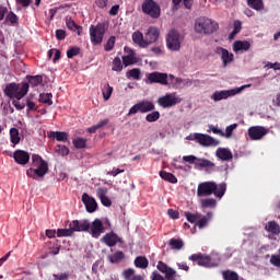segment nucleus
Segmentation results:
<instances>
[{"mask_svg": "<svg viewBox=\"0 0 280 280\" xmlns=\"http://www.w3.org/2000/svg\"><path fill=\"white\" fill-rule=\"evenodd\" d=\"M213 194L215 198L222 200L226 194V183H221L218 185L214 182H203L197 187L198 198H205V196H211Z\"/></svg>", "mask_w": 280, "mask_h": 280, "instance_id": "obj_1", "label": "nucleus"}, {"mask_svg": "<svg viewBox=\"0 0 280 280\" xmlns=\"http://www.w3.org/2000/svg\"><path fill=\"white\" fill-rule=\"evenodd\" d=\"M49 166L40 155H32V167L26 171V175L31 178H43L47 174Z\"/></svg>", "mask_w": 280, "mask_h": 280, "instance_id": "obj_2", "label": "nucleus"}, {"mask_svg": "<svg viewBox=\"0 0 280 280\" xmlns=\"http://www.w3.org/2000/svg\"><path fill=\"white\" fill-rule=\"evenodd\" d=\"M30 91V84L23 83V84H16L11 83L7 85L4 89V94L7 97H10L11 100H23L25 95H27V92Z\"/></svg>", "mask_w": 280, "mask_h": 280, "instance_id": "obj_3", "label": "nucleus"}, {"mask_svg": "<svg viewBox=\"0 0 280 280\" xmlns=\"http://www.w3.org/2000/svg\"><path fill=\"white\" fill-rule=\"evenodd\" d=\"M218 22L209 18H199L195 22V32L197 34H213L218 32Z\"/></svg>", "mask_w": 280, "mask_h": 280, "instance_id": "obj_4", "label": "nucleus"}, {"mask_svg": "<svg viewBox=\"0 0 280 280\" xmlns=\"http://www.w3.org/2000/svg\"><path fill=\"white\" fill-rule=\"evenodd\" d=\"M189 259L197 261L198 266H203L205 268H215L220 265V256H218V254H212L211 256L194 254Z\"/></svg>", "mask_w": 280, "mask_h": 280, "instance_id": "obj_5", "label": "nucleus"}, {"mask_svg": "<svg viewBox=\"0 0 280 280\" xmlns=\"http://www.w3.org/2000/svg\"><path fill=\"white\" fill-rule=\"evenodd\" d=\"M185 217L188 220V222H191V224L196 223V226L199 229H205L211 220H213V212L209 211L206 215L202 217L199 212L191 213V212H185Z\"/></svg>", "mask_w": 280, "mask_h": 280, "instance_id": "obj_6", "label": "nucleus"}, {"mask_svg": "<svg viewBox=\"0 0 280 280\" xmlns=\"http://www.w3.org/2000/svg\"><path fill=\"white\" fill-rule=\"evenodd\" d=\"M183 35L176 30H171L166 35V47L168 51H180Z\"/></svg>", "mask_w": 280, "mask_h": 280, "instance_id": "obj_7", "label": "nucleus"}, {"mask_svg": "<svg viewBox=\"0 0 280 280\" xmlns=\"http://www.w3.org/2000/svg\"><path fill=\"white\" fill-rule=\"evenodd\" d=\"M250 85H243L241 88H234L231 90H221V91H215L211 95V100L213 102H222V100H229V97H235V95H240L244 89H248Z\"/></svg>", "mask_w": 280, "mask_h": 280, "instance_id": "obj_8", "label": "nucleus"}, {"mask_svg": "<svg viewBox=\"0 0 280 280\" xmlns=\"http://www.w3.org/2000/svg\"><path fill=\"white\" fill-rule=\"evenodd\" d=\"M180 102L182 98L176 93H167L158 98V104L162 106V108H172V106H176V104H180Z\"/></svg>", "mask_w": 280, "mask_h": 280, "instance_id": "obj_9", "label": "nucleus"}, {"mask_svg": "<svg viewBox=\"0 0 280 280\" xmlns=\"http://www.w3.org/2000/svg\"><path fill=\"white\" fill-rule=\"evenodd\" d=\"M154 110V103L151 101H141L135 104L128 112V117L131 115H137V113H150Z\"/></svg>", "mask_w": 280, "mask_h": 280, "instance_id": "obj_10", "label": "nucleus"}, {"mask_svg": "<svg viewBox=\"0 0 280 280\" xmlns=\"http://www.w3.org/2000/svg\"><path fill=\"white\" fill-rule=\"evenodd\" d=\"M142 11L144 14H149L152 19H159V16H161V8L154 0H145L142 3Z\"/></svg>", "mask_w": 280, "mask_h": 280, "instance_id": "obj_11", "label": "nucleus"}, {"mask_svg": "<svg viewBox=\"0 0 280 280\" xmlns=\"http://www.w3.org/2000/svg\"><path fill=\"white\" fill-rule=\"evenodd\" d=\"M105 28L102 24L96 26H90V38L93 45H101L102 40H104Z\"/></svg>", "mask_w": 280, "mask_h": 280, "instance_id": "obj_12", "label": "nucleus"}, {"mask_svg": "<svg viewBox=\"0 0 280 280\" xmlns=\"http://www.w3.org/2000/svg\"><path fill=\"white\" fill-rule=\"evenodd\" d=\"M148 80L151 84L158 83L163 84L164 86H167L170 84L171 80H174V75L160 73V72H153L148 75Z\"/></svg>", "mask_w": 280, "mask_h": 280, "instance_id": "obj_13", "label": "nucleus"}, {"mask_svg": "<svg viewBox=\"0 0 280 280\" xmlns=\"http://www.w3.org/2000/svg\"><path fill=\"white\" fill-rule=\"evenodd\" d=\"M183 161L185 163H190V165H196V167H213V162L207 159H200L196 155H184Z\"/></svg>", "mask_w": 280, "mask_h": 280, "instance_id": "obj_14", "label": "nucleus"}, {"mask_svg": "<svg viewBox=\"0 0 280 280\" xmlns=\"http://www.w3.org/2000/svg\"><path fill=\"white\" fill-rule=\"evenodd\" d=\"M248 135L254 141H259L268 135V128L264 126H254L248 129Z\"/></svg>", "mask_w": 280, "mask_h": 280, "instance_id": "obj_15", "label": "nucleus"}, {"mask_svg": "<svg viewBox=\"0 0 280 280\" xmlns=\"http://www.w3.org/2000/svg\"><path fill=\"white\" fill-rule=\"evenodd\" d=\"M215 54L220 56L223 67H229V65L235 60L233 52L229 51L226 48L217 47Z\"/></svg>", "mask_w": 280, "mask_h": 280, "instance_id": "obj_16", "label": "nucleus"}, {"mask_svg": "<svg viewBox=\"0 0 280 280\" xmlns=\"http://www.w3.org/2000/svg\"><path fill=\"white\" fill-rule=\"evenodd\" d=\"M92 237H100L102 233H104V223H102V220L95 219L92 223H90L89 230Z\"/></svg>", "mask_w": 280, "mask_h": 280, "instance_id": "obj_17", "label": "nucleus"}, {"mask_svg": "<svg viewBox=\"0 0 280 280\" xmlns=\"http://www.w3.org/2000/svg\"><path fill=\"white\" fill-rule=\"evenodd\" d=\"M90 226H91V222H89V220H81V221L74 220L70 222V228L73 233H81L84 231H89Z\"/></svg>", "mask_w": 280, "mask_h": 280, "instance_id": "obj_18", "label": "nucleus"}, {"mask_svg": "<svg viewBox=\"0 0 280 280\" xmlns=\"http://www.w3.org/2000/svg\"><path fill=\"white\" fill-rule=\"evenodd\" d=\"M160 32L156 26H150L147 30V33L144 34V38L147 40V47L149 45H153V43H156L159 40Z\"/></svg>", "mask_w": 280, "mask_h": 280, "instance_id": "obj_19", "label": "nucleus"}, {"mask_svg": "<svg viewBox=\"0 0 280 280\" xmlns=\"http://www.w3.org/2000/svg\"><path fill=\"white\" fill-rule=\"evenodd\" d=\"M82 202L84 203L89 213H93L97 210V201H95V198L89 196L86 192L82 195Z\"/></svg>", "mask_w": 280, "mask_h": 280, "instance_id": "obj_20", "label": "nucleus"}, {"mask_svg": "<svg viewBox=\"0 0 280 280\" xmlns=\"http://www.w3.org/2000/svg\"><path fill=\"white\" fill-rule=\"evenodd\" d=\"M13 159L18 165H27L30 163V153L23 150H16L13 153Z\"/></svg>", "mask_w": 280, "mask_h": 280, "instance_id": "obj_21", "label": "nucleus"}, {"mask_svg": "<svg viewBox=\"0 0 280 280\" xmlns=\"http://www.w3.org/2000/svg\"><path fill=\"white\" fill-rule=\"evenodd\" d=\"M234 54H244L250 49V42L248 40H235L232 45Z\"/></svg>", "mask_w": 280, "mask_h": 280, "instance_id": "obj_22", "label": "nucleus"}, {"mask_svg": "<svg viewBox=\"0 0 280 280\" xmlns=\"http://www.w3.org/2000/svg\"><path fill=\"white\" fill-rule=\"evenodd\" d=\"M170 84H172V86H175V89H189V86L194 84V81L189 79H178L173 77V79H171L170 81Z\"/></svg>", "mask_w": 280, "mask_h": 280, "instance_id": "obj_23", "label": "nucleus"}, {"mask_svg": "<svg viewBox=\"0 0 280 280\" xmlns=\"http://www.w3.org/2000/svg\"><path fill=\"white\" fill-rule=\"evenodd\" d=\"M198 202L201 209H215V207H218V200L213 198L199 197Z\"/></svg>", "mask_w": 280, "mask_h": 280, "instance_id": "obj_24", "label": "nucleus"}, {"mask_svg": "<svg viewBox=\"0 0 280 280\" xmlns=\"http://www.w3.org/2000/svg\"><path fill=\"white\" fill-rule=\"evenodd\" d=\"M215 156L220 161H231L233 159V153L226 148H219L215 152Z\"/></svg>", "mask_w": 280, "mask_h": 280, "instance_id": "obj_25", "label": "nucleus"}, {"mask_svg": "<svg viewBox=\"0 0 280 280\" xmlns=\"http://www.w3.org/2000/svg\"><path fill=\"white\" fill-rule=\"evenodd\" d=\"M132 40L136 45L140 46L142 49H145V47H148V42L145 40V37H143V33L141 32H135L132 34Z\"/></svg>", "mask_w": 280, "mask_h": 280, "instance_id": "obj_26", "label": "nucleus"}, {"mask_svg": "<svg viewBox=\"0 0 280 280\" xmlns=\"http://www.w3.org/2000/svg\"><path fill=\"white\" fill-rule=\"evenodd\" d=\"M48 139H51L52 141H67L69 139V133L65 131H50L48 132Z\"/></svg>", "mask_w": 280, "mask_h": 280, "instance_id": "obj_27", "label": "nucleus"}, {"mask_svg": "<svg viewBox=\"0 0 280 280\" xmlns=\"http://www.w3.org/2000/svg\"><path fill=\"white\" fill-rule=\"evenodd\" d=\"M122 277L125 280H145V278H143V276L137 275L135 272V269H131V268L124 270Z\"/></svg>", "mask_w": 280, "mask_h": 280, "instance_id": "obj_28", "label": "nucleus"}, {"mask_svg": "<svg viewBox=\"0 0 280 280\" xmlns=\"http://www.w3.org/2000/svg\"><path fill=\"white\" fill-rule=\"evenodd\" d=\"M186 139L187 141H213V138L206 133H190Z\"/></svg>", "mask_w": 280, "mask_h": 280, "instance_id": "obj_29", "label": "nucleus"}, {"mask_svg": "<svg viewBox=\"0 0 280 280\" xmlns=\"http://www.w3.org/2000/svg\"><path fill=\"white\" fill-rule=\"evenodd\" d=\"M103 242L107 246H115V244H117V242H120V238H119V236H117V234H115L114 232H110L103 237Z\"/></svg>", "mask_w": 280, "mask_h": 280, "instance_id": "obj_30", "label": "nucleus"}, {"mask_svg": "<svg viewBox=\"0 0 280 280\" xmlns=\"http://www.w3.org/2000/svg\"><path fill=\"white\" fill-rule=\"evenodd\" d=\"M265 229L268 233H271L272 235H279L280 233V226L279 223L275 221H269L266 225Z\"/></svg>", "mask_w": 280, "mask_h": 280, "instance_id": "obj_31", "label": "nucleus"}, {"mask_svg": "<svg viewBox=\"0 0 280 280\" xmlns=\"http://www.w3.org/2000/svg\"><path fill=\"white\" fill-rule=\"evenodd\" d=\"M122 62L125 67H130V65H135L137 62V57H135V52L130 50L128 55L122 57Z\"/></svg>", "mask_w": 280, "mask_h": 280, "instance_id": "obj_32", "label": "nucleus"}, {"mask_svg": "<svg viewBox=\"0 0 280 280\" xmlns=\"http://www.w3.org/2000/svg\"><path fill=\"white\" fill-rule=\"evenodd\" d=\"M160 176H161V178H163V180H167L168 183H173V185H175V183H178V179L172 173L161 171Z\"/></svg>", "mask_w": 280, "mask_h": 280, "instance_id": "obj_33", "label": "nucleus"}, {"mask_svg": "<svg viewBox=\"0 0 280 280\" xmlns=\"http://www.w3.org/2000/svg\"><path fill=\"white\" fill-rule=\"evenodd\" d=\"M73 235V230L71 229V224H69V229H58L57 237H71Z\"/></svg>", "mask_w": 280, "mask_h": 280, "instance_id": "obj_34", "label": "nucleus"}, {"mask_svg": "<svg viewBox=\"0 0 280 280\" xmlns=\"http://www.w3.org/2000/svg\"><path fill=\"white\" fill-rule=\"evenodd\" d=\"M247 4L249 5V8H253V10H264L262 0H247Z\"/></svg>", "mask_w": 280, "mask_h": 280, "instance_id": "obj_35", "label": "nucleus"}, {"mask_svg": "<svg viewBox=\"0 0 280 280\" xmlns=\"http://www.w3.org/2000/svg\"><path fill=\"white\" fill-rule=\"evenodd\" d=\"M107 259L110 261V264H119L121 259H124V253L122 252H116L113 255H109Z\"/></svg>", "mask_w": 280, "mask_h": 280, "instance_id": "obj_36", "label": "nucleus"}, {"mask_svg": "<svg viewBox=\"0 0 280 280\" xmlns=\"http://www.w3.org/2000/svg\"><path fill=\"white\" fill-rule=\"evenodd\" d=\"M242 32V22L241 21H234L233 31L231 32L229 38L233 40L235 38L236 34H240Z\"/></svg>", "mask_w": 280, "mask_h": 280, "instance_id": "obj_37", "label": "nucleus"}, {"mask_svg": "<svg viewBox=\"0 0 280 280\" xmlns=\"http://www.w3.org/2000/svg\"><path fill=\"white\" fill-rule=\"evenodd\" d=\"M124 69V65L121 63V59L119 57H116L113 60L112 71L120 72Z\"/></svg>", "mask_w": 280, "mask_h": 280, "instance_id": "obj_38", "label": "nucleus"}, {"mask_svg": "<svg viewBox=\"0 0 280 280\" xmlns=\"http://www.w3.org/2000/svg\"><path fill=\"white\" fill-rule=\"evenodd\" d=\"M55 152L60 156H67L69 154V149L65 144H57L55 147Z\"/></svg>", "mask_w": 280, "mask_h": 280, "instance_id": "obj_39", "label": "nucleus"}, {"mask_svg": "<svg viewBox=\"0 0 280 280\" xmlns=\"http://www.w3.org/2000/svg\"><path fill=\"white\" fill-rule=\"evenodd\" d=\"M237 128V124H232L225 128V131H223V138L224 139H231L233 136V130Z\"/></svg>", "mask_w": 280, "mask_h": 280, "instance_id": "obj_40", "label": "nucleus"}, {"mask_svg": "<svg viewBox=\"0 0 280 280\" xmlns=\"http://www.w3.org/2000/svg\"><path fill=\"white\" fill-rule=\"evenodd\" d=\"M51 93H46V94H40L39 95V102H42L43 104H48V106H51L54 104V102L51 101Z\"/></svg>", "mask_w": 280, "mask_h": 280, "instance_id": "obj_41", "label": "nucleus"}, {"mask_svg": "<svg viewBox=\"0 0 280 280\" xmlns=\"http://www.w3.org/2000/svg\"><path fill=\"white\" fill-rule=\"evenodd\" d=\"M113 95V86L110 85H105L103 89V97L105 102H108L110 100V96Z\"/></svg>", "mask_w": 280, "mask_h": 280, "instance_id": "obj_42", "label": "nucleus"}, {"mask_svg": "<svg viewBox=\"0 0 280 280\" xmlns=\"http://www.w3.org/2000/svg\"><path fill=\"white\" fill-rule=\"evenodd\" d=\"M135 266H137V268H148V259L145 257H137Z\"/></svg>", "mask_w": 280, "mask_h": 280, "instance_id": "obj_43", "label": "nucleus"}, {"mask_svg": "<svg viewBox=\"0 0 280 280\" xmlns=\"http://www.w3.org/2000/svg\"><path fill=\"white\" fill-rule=\"evenodd\" d=\"M223 279L224 280H237L238 276L235 271L228 270V271H223Z\"/></svg>", "mask_w": 280, "mask_h": 280, "instance_id": "obj_44", "label": "nucleus"}, {"mask_svg": "<svg viewBox=\"0 0 280 280\" xmlns=\"http://www.w3.org/2000/svg\"><path fill=\"white\" fill-rule=\"evenodd\" d=\"M43 82V77L40 75H35V77H30L28 78V83L31 86H38Z\"/></svg>", "mask_w": 280, "mask_h": 280, "instance_id": "obj_45", "label": "nucleus"}, {"mask_svg": "<svg viewBox=\"0 0 280 280\" xmlns=\"http://www.w3.org/2000/svg\"><path fill=\"white\" fill-rule=\"evenodd\" d=\"M170 246L175 248V250H180L183 248V241L173 238L170 241Z\"/></svg>", "mask_w": 280, "mask_h": 280, "instance_id": "obj_46", "label": "nucleus"}, {"mask_svg": "<svg viewBox=\"0 0 280 280\" xmlns=\"http://www.w3.org/2000/svg\"><path fill=\"white\" fill-rule=\"evenodd\" d=\"M159 117H161V114L159 112H152L151 114L147 115L145 119L147 121L152 124L153 121H158Z\"/></svg>", "mask_w": 280, "mask_h": 280, "instance_id": "obj_47", "label": "nucleus"}, {"mask_svg": "<svg viewBox=\"0 0 280 280\" xmlns=\"http://www.w3.org/2000/svg\"><path fill=\"white\" fill-rule=\"evenodd\" d=\"M140 75L139 69H131L127 72V78H132V80H139Z\"/></svg>", "mask_w": 280, "mask_h": 280, "instance_id": "obj_48", "label": "nucleus"}, {"mask_svg": "<svg viewBox=\"0 0 280 280\" xmlns=\"http://www.w3.org/2000/svg\"><path fill=\"white\" fill-rule=\"evenodd\" d=\"M66 24L68 30L75 32V30H80V26L75 25V22L71 18L66 19Z\"/></svg>", "mask_w": 280, "mask_h": 280, "instance_id": "obj_49", "label": "nucleus"}, {"mask_svg": "<svg viewBox=\"0 0 280 280\" xmlns=\"http://www.w3.org/2000/svg\"><path fill=\"white\" fill-rule=\"evenodd\" d=\"M269 262L271 264V266H275V268L280 269V256H278L277 254L271 255Z\"/></svg>", "mask_w": 280, "mask_h": 280, "instance_id": "obj_50", "label": "nucleus"}, {"mask_svg": "<svg viewBox=\"0 0 280 280\" xmlns=\"http://www.w3.org/2000/svg\"><path fill=\"white\" fill-rule=\"evenodd\" d=\"M201 148H217L218 141H199Z\"/></svg>", "mask_w": 280, "mask_h": 280, "instance_id": "obj_51", "label": "nucleus"}, {"mask_svg": "<svg viewBox=\"0 0 280 280\" xmlns=\"http://www.w3.org/2000/svg\"><path fill=\"white\" fill-rule=\"evenodd\" d=\"M11 135V141H21V138H19V130L16 128H12L10 130Z\"/></svg>", "mask_w": 280, "mask_h": 280, "instance_id": "obj_52", "label": "nucleus"}, {"mask_svg": "<svg viewBox=\"0 0 280 280\" xmlns=\"http://www.w3.org/2000/svg\"><path fill=\"white\" fill-rule=\"evenodd\" d=\"M113 47H115V36L109 37L107 40V44L105 46L106 51L113 50Z\"/></svg>", "mask_w": 280, "mask_h": 280, "instance_id": "obj_53", "label": "nucleus"}, {"mask_svg": "<svg viewBox=\"0 0 280 280\" xmlns=\"http://www.w3.org/2000/svg\"><path fill=\"white\" fill-rule=\"evenodd\" d=\"M80 54V49L78 47H72L67 51L68 58H73V56H78Z\"/></svg>", "mask_w": 280, "mask_h": 280, "instance_id": "obj_54", "label": "nucleus"}, {"mask_svg": "<svg viewBox=\"0 0 280 280\" xmlns=\"http://www.w3.org/2000/svg\"><path fill=\"white\" fill-rule=\"evenodd\" d=\"M208 132H213L214 135H219V137H224V131L218 127H209Z\"/></svg>", "mask_w": 280, "mask_h": 280, "instance_id": "obj_55", "label": "nucleus"}, {"mask_svg": "<svg viewBox=\"0 0 280 280\" xmlns=\"http://www.w3.org/2000/svg\"><path fill=\"white\" fill-rule=\"evenodd\" d=\"M108 194V189L107 188H98L97 190H96V195H97V197L100 198V199H102V198H105L106 197V195Z\"/></svg>", "mask_w": 280, "mask_h": 280, "instance_id": "obj_56", "label": "nucleus"}, {"mask_svg": "<svg viewBox=\"0 0 280 280\" xmlns=\"http://www.w3.org/2000/svg\"><path fill=\"white\" fill-rule=\"evenodd\" d=\"M21 100H13V106L16 108V110H23L25 108V103H21Z\"/></svg>", "mask_w": 280, "mask_h": 280, "instance_id": "obj_57", "label": "nucleus"}, {"mask_svg": "<svg viewBox=\"0 0 280 280\" xmlns=\"http://www.w3.org/2000/svg\"><path fill=\"white\" fill-rule=\"evenodd\" d=\"M72 145L77 150H82L83 148H86V142H84V141H73Z\"/></svg>", "mask_w": 280, "mask_h": 280, "instance_id": "obj_58", "label": "nucleus"}, {"mask_svg": "<svg viewBox=\"0 0 280 280\" xmlns=\"http://www.w3.org/2000/svg\"><path fill=\"white\" fill-rule=\"evenodd\" d=\"M167 215L171 217L172 220H178V211L174 209H168Z\"/></svg>", "mask_w": 280, "mask_h": 280, "instance_id": "obj_59", "label": "nucleus"}, {"mask_svg": "<svg viewBox=\"0 0 280 280\" xmlns=\"http://www.w3.org/2000/svg\"><path fill=\"white\" fill-rule=\"evenodd\" d=\"M272 106L280 108V92L275 95L272 98Z\"/></svg>", "mask_w": 280, "mask_h": 280, "instance_id": "obj_60", "label": "nucleus"}, {"mask_svg": "<svg viewBox=\"0 0 280 280\" xmlns=\"http://www.w3.org/2000/svg\"><path fill=\"white\" fill-rule=\"evenodd\" d=\"M7 21H10V23H16V21H19V18L13 12H10L7 15Z\"/></svg>", "mask_w": 280, "mask_h": 280, "instance_id": "obj_61", "label": "nucleus"}, {"mask_svg": "<svg viewBox=\"0 0 280 280\" xmlns=\"http://www.w3.org/2000/svg\"><path fill=\"white\" fill-rule=\"evenodd\" d=\"M56 36H57L58 40H65V37L67 36V34L62 30H57Z\"/></svg>", "mask_w": 280, "mask_h": 280, "instance_id": "obj_62", "label": "nucleus"}, {"mask_svg": "<svg viewBox=\"0 0 280 280\" xmlns=\"http://www.w3.org/2000/svg\"><path fill=\"white\" fill-rule=\"evenodd\" d=\"M55 279H57V280H68L69 279V273H67V272L57 273V275H55Z\"/></svg>", "mask_w": 280, "mask_h": 280, "instance_id": "obj_63", "label": "nucleus"}, {"mask_svg": "<svg viewBox=\"0 0 280 280\" xmlns=\"http://www.w3.org/2000/svg\"><path fill=\"white\" fill-rule=\"evenodd\" d=\"M101 202L104 205V207H110V199L107 196L102 197Z\"/></svg>", "mask_w": 280, "mask_h": 280, "instance_id": "obj_64", "label": "nucleus"}]
</instances>
